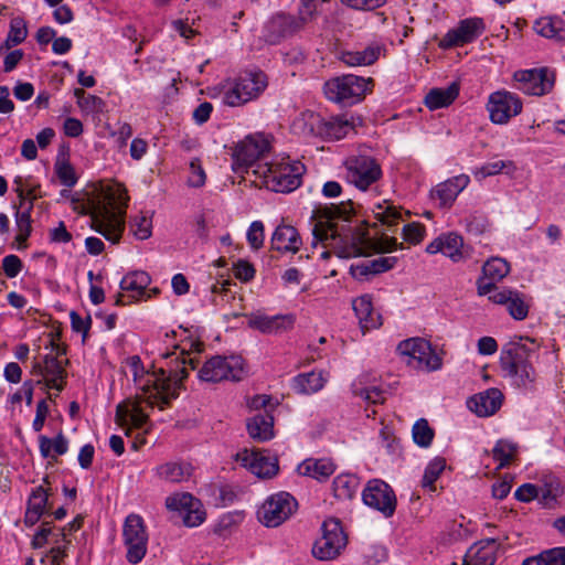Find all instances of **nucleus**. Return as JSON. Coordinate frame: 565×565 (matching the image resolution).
I'll use <instances>...</instances> for the list:
<instances>
[{
    "instance_id": "obj_1",
    "label": "nucleus",
    "mask_w": 565,
    "mask_h": 565,
    "mask_svg": "<svg viewBox=\"0 0 565 565\" xmlns=\"http://www.w3.org/2000/svg\"><path fill=\"white\" fill-rule=\"evenodd\" d=\"M322 220L315 223L312 228L313 242L322 243L330 247L340 258H352L369 255L373 249L380 253H390L402 247L394 237H382L375 245L367 235L366 230L351 227L349 225H339L335 220L348 221L353 213V206L350 201L342 202L341 205H331L324 207Z\"/></svg>"
},
{
    "instance_id": "obj_2",
    "label": "nucleus",
    "mask_w": 565,
    "mask_h": 565,
    "mask_svg": "<svg viewBox=\"0 0 565 565\" xmlns=\"http://www.w3.org/2000/svg\"><path fill=\"white\" fill-rule=\"evenodd\" d=\"M178 349L179 347H175L174 351L162 354L163 359H170L168 369L160 367L157 372L148 375L147 382L141 386L146 393L150 392L146 397L147 401L152 403L154 396L159 397L161 407L170 405L171 401L179 396L182 382L189 375L186 365L195 369L199 362L195 356H192L184 349L178 353Z\"/></svg>"
},
{
    "instance_id": "obj_3",
    "label": "nucleus",
    "mask_w": 565,
    "mask_h": 565,
    "mask_svg": "<svg viewBox=\"0 0 565 565\" xmlns=\"http://www.w3.org/2000/svg\"><path fill=\"white\" fill-rule=\"evenodd\" d=\"M127 201L126 189L117 183L103 189L90 207L92 228L114 244L119 242L125 230Z\"/></svg>"
},
{
    "instance_id": "obj_4",
    "label": "nucleus",
    "mask_w": 565,
    "mask_h": 565,
    "mask_svg": "<svg viewBox=\"0 0 565 565\" xmlns=\"http://www.w3.org/2000/svg\"><path fill=\"white\" fill-rule=\"evenodd\" d=\"M539 347L536 340L527 337H514L502 347L500 367L515 385L530 387L534 383L536 373L531 359Z\"/></svg>"
},
{
    "instance_id": "obj_5",
    "label": "nucleus",
    "mask_w": 565,
    "mask_h": 565,
    "mask_svg": "<svg viewBox=\"0 0 565 565\" xmlns=\"http://www.w3.org/2000/svg\"><path fill=\"white\" fill-rule=\"evenodd\" d=\"M268 85L262 71H246L223 85V103L231 107L243 106L260 96Z\"/></svg>"
},
{
    "instance_id": "obj_6",
    "label": "nucleus",
    "mask_w": 565,
    "mask_h": 565,
    "mask_svg": "<svg viewBox=\"0 0 565 565\" xmlns=\"http://www.w3.org/2000/svg\"><path fill=\"white\" fill-rule=\"evenodd\" d=\"M373 87V78L347 74L327 81L323 92L329 100L342 106H352L360 103Z\"/></svg>"
},
{
    "instance_id": "obj_7",
    "label": "nucleus",
    "mask_w": 565,
    "mask_h": 565,
    "mask_svg": "<svg viewBox=\"0 0 565 565\" xmlns=\"http://www.w3.org/2000/svg\"><path fill=\"white\" fill-rule=\"evenodd\" d=\"M397 352L407 358V364L434 372L443 366V356L423 338H411L398 343Z\"/></svg>"
},
{
    "instance_id": "obj_8",
    "label": "nucleus",
    "mask_w": 565,
    "mask_h": 565,
    "mask_svg": "<svg viewBox=\"0 0 565 565\" xmlns=\"http://www.w3.org/2000/svg\"><path fill=\"white\" fill-rule=\"evenodd\" d=\"M303 169V166L298 161L294 163L281 162L267 166L262 175L267 189L285 193L296 190L301 184Z\"/></svg>"
},
{
    "instance_id": "obj_9",
    "label": "nucleus",
    "mask_w": 565,
    "mask_h": 565,
    "mask_svg": "<svg viewBox=\"0 0 565 565\" xmlns=\"http://www.w3.org/2000/svg\"><path fill=\"white\" fill-rule=\"evenodd\" d=\"M122 541L127 548L128 563H140L146 556L148 546V533L140 515L135 513L127 515L122 526Z\"/></svg>"
},
{
    "instance_id": "obj_10",
    "label": "nucleus",
    "mask_w": 565,
    "mask_h": 565,
    "mask_svg": "<svg viewBox=\"0 0 565 565\" xmlns=\"http://www.w3.org/2000/svg\"><path fill=\"white\" fill-rule=\"evenodd\" d=\"M245 373L242 358L216 355L203 364L199 371V377L204 382H221L224 380L238 382L244 377Z\"/></svg>"
},
{
    "instance_id": "obj_11",
    "label": "nucleus",
    "mask_w": 565,
    "mask_h": 565,
    "mask_svg": "<svg viewBox=\"0 0 565 565\" xmlns=\"http://www.w3.org/2000/svg\"><path fill=\"white\" fill-rule=\"evenodd\" d=\"M344 166L348 182L362 191L367 190L382 177L381 166L370 156H351L345 160Z\"/></svg>"
},
{
    "instance_id": "obj_12",
    "label": "nucleus",
    "mask_w": 565,
    "mask_h": 565,
    "mask_svg": "<svg viewBox=\"0 0 565 565\" xmlns=\"http://www.w3.org/2000/svg\"><path fill=\"white\" fill-rule=\"evenodd\" d=\"M270 142L264 134L247 136L239 141L233 152V170L236 173L247 171L258 159L269 151Z\"/></svg>"
},
{
    "instance_id": "obj_13",
    "label": "nucleus",
    "mask_w": 565,
    "mask_h": 565,
    "mask_svg": "<svg viewBox=\"0 0 565 565\" xmlns=\"http://www.w3.org/2000/svg\"><path fill=\"white\" fill-rule=\"evenodd\" d=\"M297 502L287 492L270 495L257 511V518L267 527L282 524L296 511Z\"/></svg>"
},
{
    "instance_id": "obj_14",
    "label": "nucleus",
    "mask_w": 565,
    "mask_h": 565,
    "mask_svg": "<svg viewBox=\"0 0 565 565\" xmlns=\"http://www.w3.org/2000/svg\"><path fill=\"white\" fill-rule=\"evenodd\" d=\"M347 545V536L337 520H328L322 524V536L316 541L312 547L315 557L329 561L340 555Z\"/></svg>"
},
{
    "instance_id": "obj_15",
    "label": "nucleus",
    "mask_w": 565,
    "mask_h": 565,
    "mask_svg": "<svg viewBox=\"0 0 565 565\" xmlns=\"http://www.w3.org/2000/svg\"><path fill=\"white\" fill-rule=\"evenodd\" d=\"M363 502L381 512L385 518H391L396 510V495L392 487L381 479L370 480L363 492Z\"/></svg>"
},
{
    "instance_id": "obj_16",
    "label": "nucleus",
    "mask_w": 565,
    "mask_h": 565,
    "mask_svg": "<svg viewBox=\"0 0 565 565\" xmlns=\"http://www.w3.org/2000/svg\"><path fill=\"white\" fill-rule=\"evenodd\" d=\"M513 78L519 83V89L526 95L543 96L554 86L555 76L546 67L516 71Z\"/></svg>"
},
{
    "instance_id": "obj_17",
    "label": "nucleus",
    "mask_w": 565,
    "mask_h": 565,
    "mask_svg": "<svg viewBox=\"0 0 565 565\" xmlns=\"http://www.w3.org/2000/svg\"><path fill=\"white\" fill-rule=\"evenodd\" d=\"M487 109L493 124L504 125L522 111V102L511 92L498 90L489 96Z\"/></svg>"
},
{
    "instance_id": "obj_18",
    "label": "nucleus",
    "mask_w": 565,
    "mask_h": 565,
    "mask_svg": "<svg viewBox=\"0 0 565 565\" xmlns=\"http://www.w3.org/2000/svg\"><path fill=\"white\" fill-rule=\"evenodd\" d=\"M236 461L262 479H268L278 472V459L265 449H243L236 454Z\"/></svg>"
},
{
    "instance_id": "obj_19",
    "label": "nucleus",
    "mask_w": 565,
    "mask_h": 565,
    "mask_svg": "<svg viewBox=\"0 0 565 565\" xmlns=\"http://www.w3.org/2000/svg\"><path fill=\"white\" fill-rule=\"evenodd\" d=\"M166 507L170 511L179 512L184 525L194 527L205 520L202 503L189 492L173 493L166 499Z\"/></svg>"
},
{
    "instance_id": "obj_20",
    "label": "nucleus",
    "mask_w": 565,
    "mask_h": 565,
    "mask_svg": "<svg viewBox=\"0 0 565 565\" xmlns=\"http://www.w3.org/2000/svg\"><path fill=\"white\" fill-rule=\"evenodd\" d=\"M51 347L56 349V355L47 354L44 356L43 363L34 364L33 370L35 373L45 376V384L50 388H55L61 392L65 385L66 371L62 365V362L57 359L58 355L66 353L65 348H61L53 340Z\"/></svg>"
},
{
    "instance_id": "obj_21",
    "label": "nucleus",
    "mask_w": 565,
    "mask_h": 565,
    "mask_svg": "<svg viewBox=\"0 0 565 565\" xmlns=\"http://www.w3.org/2000/svg\"><path fill=\"white\" fill-rule=\"evenodd\" d=\"M300 30L299 24H297L295 20V15L279 12L274 14L265 23L263 39L266 43L275 45Z\"/></svg>"
},
{
    "instance_id": "obj_22",
    "label": "nucleus",
    "mask_w": 565,
    "mask_h": 565,
    "mask_svg": "<svg viewBox=\"0 0 565 565\" xmlns=\"http://www.w3.org/2000/svg\"><path fill=\"white\" fill-rule=\"evenodd\" d=\"M484 30V23L481 18L465 19L459 22L456 29L449 30L440 41L443 49L461 46L472 42Z\"/></svg>"
},
{
    "instance_id": "obj_23",
    "label": "nucleus",
    "mask_w": 565,
    "mask_h": 565,
    "mask_svg": "<svg viewBox=\"0 0 565 565\" xmlns=\"http://www.w3.org/2000/svg\"><path fill=\"white\" fill-rule=\"evenodd\" d=\"M294 315L267 316L264 313H252L248 316V327L264 334L280 335L290 331L295 326Z\"/></svg>"
},
{
    "instance_id": "obj_24",
    "label": "nucleus",
    "mask_w": 565,
    "mask_h": 565,
    "mask_svg": "<svg viewBox=\"0 0 565 565\" xmlns=\"http://www.w3.org/2000/svg\"><path fill=\"white\" fill-rule=\"evenodd\" d=\"M14 183L18 185L15 192L18 193V196L20 199V206L24 205L26 199L30 200L28 206L23 211L18 210L15 212V225L18 231L15 242L19 244V249H24L28 246L26 239L32 233L31 211L33 209V200L35 199V196H33L32 190H30L26 194L24 193L20 177H18L14 180Z\"/></svg>"
},
{
    "instance_id": "obj_25",
    "label": "nucleus",
    "mask_w": 565,
    "mask_h": 565,
    "mask_svg": "<svg viewBox=\"0 0 565 565\" xmlns=\"http://www.w3.org/2000/svg\"><path fill=\"white\" fill-rule=\"evenodd\" d=\"M489 300L497 305H504L510 316L515 320H524L529 313V303L525 296L516 290L502 289L489 296Z\"/></svg>"
},
{
    "instance_id": "obj_26",
    "label": "nucleus",
    "mask_w": 565,
    "mask_h": 565,
    "mask_svg": "<svg viewBox=\"0 0 565 565\" xmlns=\"http://www.w3.org/2000/svg\"><path fill=\"white\" fill-rule=\"evenodd\" d=\"M426 252L428 254L443 253L457 263L465 258L463 239L456 233L443 234L427 245Z\"/></svg>"
},
{
    "instance_id": "obj_27",
    "label": "nucleus",
    "mask_w": 565,
    "mask_h": 565,
    "mask_svg": "<svg viewBox=\"0 0 565 565\" xmlns=\"http://www.w3.org/2000/svg\"><path fill=\"white\" fill-rule=\"evenodd\" d=\"M503 395L498 388H489L470 397L467 402L469 409L478 416L493 415L502 404Z\"/></svg>"
},
{
    "instance_id": "obj_28",
    "label": "nucleus",
    "mask_w": 565,
    "mask_h": 565,
    "mask_svg": "<svg viewBox=\"0 0 565 565\" xmlns=\"http://www.w3.org/2000/svg\"><path fill=\"white\" fill-rule=\"evenodd\" d=\"M270 244L271 249L279 253L296 254L300 249L302 241L296 227L281 224L273 233Z\"/></svg>"
},
{
    "instance_id": "obj_29",
    "label": "nucleus",
    "mask_w": 565,
    "mask_h": 565,
    "mask_svg": "<svg viewBox=\"0 0 565 565\" xmlns=\"http://www.w3.org/2000/svg\"><path fill=\"white\" fill-rule=\"evenodd\" d=\"M148 375L150 374L147 373L145 376L142 375L138 377L137 372H135V382L137 383L138 388L140 390V393L136 395V401L131 403L130 422L135 428H141L148 422V415L142 411L141 403H146L151 408L158 406L160 409H164L168 406L163 405V407H161V401L159 397L156 396L152 398L154 402L151 403L147 401L146 397L149 393H146L141 386L147 382Z\"/></svg>"
},
{
    "instance_id": "obj_30",
    "label": "nucleus",
    "mask_w": 565,
    "mask_h": 565,
    "mask_svg": "<svg viewBox=\"0 0 565 565\" xmlns=\"http://www.w3.org/2000/svg\"><path fill=\"white\" fill-rule=\"evenodd\" d=\"M497 541L482 540L472 545L463 558V565H493L495 562Z\"/></svg>"
},
{
    "instance_id": "obj_31",
    "label": "nucleus",
    "mask_w": 565,
    "mask_h": 565,
    "mask_svg": "<svg viewBox=\"0 0 565 565\" xmlns=\"http://www.w3.org/2000/svg\"><path fill=\"white\" fill-rule=\"evenodd\" d=\"M467 175H457L443 183H439L431 190V198L439 201L440 206H448L456 200L458 194L468 185Z\"/></svg>"
},
{
    "instance_id": "obj_32",
    "label": "nucleus",
    "mask_w": 565,
    "mask_h": 565,
    "mask_svg": "<svg viewBox=\"0 0 565 565\" xmlns=\"http://www.w3.org/2000/svg\"><path fill=\"white\" fill-rule=\"evenodd\" d=\"M352 307L363 332L376 329L382 324L381 316L373 311L372 298L370 295H363L354 299Z\"/></svg>"
},
{
    "instance_id": "obj_33",
    "label": "nucleus",
    "mask_w": 565,
    "mask_h": 565,
    "mask_svg": "<svg viewBox=\"0 0 565 565\" xmlns=\"http://www.w3.org/2000/svg\"><path fill=\"white\" fill-rule=\"evenodd\" d=\"M322 117L311 110L300 113L291 124V131L300 137H319Z\"/></svg>"
},
{
    "instance_id": "obj_34",
    "label": "nucleus",
    "mask_w": 565,
    "mask_h": 565,
    "mask_svg": "<svg viewBox=\"0 0 565 565\" xmlns=\"http://www.w3.org/2000/svg\"><path fill=\"white\" fill-rule=\"evenodd\" d=\"M460 85L452 82L447 87L431 88L425 96V105L430 110L448 107L458 97Z\"/></svg>"
},
{
    "instance_id": "obj_35",
    "label": "nucleus",
    "mask_w": 565,
    "mask_h": 565,
    "mask_svg": "<svg viewBox=\"0 0 565 565\" xmlns=\"http://www.w3.org/2000/svg\"><path fill=\"white\" fill-rule=\"evenodd\" d=\"M396 263L397 257L395 256L379 257L373 260L352 265L350 271L354 278L364 279L370 275H377L394 268Z\"/></svg>"
},
{
    "instance_id": "obj_36",
    "label": "nucleus",
    "mask_w": 565,
    "mask_h": 565,
    "mask_svg": "<svg viewBox=\"0 0 565 565\" xmlns=\"http://www.w3.org/2000/svg\"><path fill=\"white\" fill-rule=\"evenodd\" d=\"M252 439L264 443L274 437V417L268 413L257 414L246 424Z\"/></svg>"
},
{
    "instance_id": "obj_37",
    "label": "nucleus",
    "mask_w": 565,
    "mask_h": 565,
    "mask_svg": "<svg viewBox=\"0 0 565 565\" xmlns=\"http://www.w3.org/2000/svg\"><path fill=\"white\" fill-rule=\"evenodd\" d=\"M352 129L353 124L342 116L322 118L319 137L328 140H339Z\"/></svg>"
},
{
    "instance_id": "obj_38",
    "label": "nucleus",
    "mask_w": 565,
    "mask_h": 565,
    "mask_svg": "<svg viewBox=\"0 0 565 565\" xmlns=\"http://www.w3.org/2000/svg\"><path fill=\"white\" fill-rule=\"evenodd\" d=\"M534 30L546 39L565 42V23L558 18H540L534 23Z\"/></svg>"
},
{
    "instance_id": "obj_39",
    "label": "nucleus",
    "mask_w": 565,
    "mask_h": 565,
    "mask_svg": "<svg viewBox=\"0 0 565 565\" xmlns=\"http://www.w3.org/2000/svg\"><path fill=\"white\" fill-rule=\"evenodd\" d=\"M326 383L322 372H308L297 375L292 381L294 390L299 394H313L320 391Z\"/></svg>"
},
{
    "instance_id": "obj_40",
    "label": "nucleus",
    "mask_w": 565,
    "mask_h": 565,
    "mask_svg": "<svg viewBox=\"0 0 565 565\" xmlns=\"http://www.w3.org/2000/svg\"><path fill=\"white\" fill-rule=\"evenodd\" d=\"M381 54L380 46H367L362 51H348L342 53V62L349 66H366L373 64Z\"/></svg>"
},
{
    "instance_id": "obj_41",
    "label": "nucleus",
    "mask_w": 565,
    "mask_h": 565,
    "mask_svg": "<svg viewBox=\"0 0 565 565\" xmlns=\"http://www.w3.org/2000/svg\"><path fill=\"white\" fill-rule=\"evenodd\" d=\"M335 470L334 463L330 459H308L300 466V471L305 476L317 480L328 479Z\"/></svg>"
},
{
    "instance_id": "obj_42",
    "label": "nucleus",
    "mask_w": 565,
    "mask_h": 565,
    "mask_svg": "<svg viewBox=\"0 0 565 565\" xmlns=\"http://www.w3.org/2000/svg\"><path fill=\"white\" fill-rule=\"evenodd\" d=\"M151 282V277L148 273L137 270L127 274L120 281V288L125 291H131L136 295L134 297H141L146 294L147 287Z\"/></svg>"
},
{
    "instance_id": "obj_43",
    "label": "nucleus",
    "mask_w": 565,
    "mask_h": 565,
    "mask_svg": "<svg viewBox=\"0 0 565 565\" xmlns=\"http://www.w3.org/2000/svg\"><path fill=\"white\" fill-rule=\"evenodd\" d=\"M192 472L188 463L167 462L157 468L158 476L168 482H181L186 480Z\"/></svg>"
},
{
    "instance_id": "obj_44",
    "label": "nucleus",
    "mask_w": 565,
    "mask_h": 565,
    "mask_svg": "<svg viewBox=\"0 0 565 565\" xmlns=\"http://www.w3.org/2000/svg\"><path fill=\"white\" fill-rule=\"evenodd\" d=\"M522 565H565V547H553L526 557Z\"/></svg>"
},
{
    "instance_id": "obj_45",
    "label": "nucleus",
    "mask_w": 565,
    "mask_h": 565,
    "mask_svg": "<svg viewBox=\"0 0 565 565\" xmlns=\"http://www.w3.org/2000/svg\"><path fill=\"white\" fill-rule=\"evenodd\" d=\"M333 493L339 500L352 499L359 486V480L352 475H340L333 480Z\"/></svg>"
},
{
    "instance_id": "obj_46",
    "label": "nucleus",
    "mask_w": 565,
    "mask_h": 565,
    "mask_svg": "<svg viewBox=\"0 0 565 565\" xmlns=\"http://www.w3.org/2000/svg\"><path fill=\"white\" fill-rule=\"evenodd\" d=\"M373 213L379 222L388 227L396 225L402 220L401 210L387 200L376 204Z\"/></svg>"
},
{
    "instance_id": "obj_47",
    "label": "nucleus",
    "mask_w": 565,
    "mask_h": 565,
    "mask_svg": "<svg viewBox=\"0 0 565 565\" xmlns=\"http://www.w3.org/2000/svg\"><path fill=\"white\" fill-rule=\"evenodd\" d=\"M39 446L43 458L53 457L51 455L52 449L58 456L64 455L68 449L67 439L62 433H60L54 439H51L44 435L40 436Z\"/></svg>"
},
{
    "instance_id": "obj_48",
    "label": "nucleus",
    "mask_w": 565,
    "mask_h": 565,
    "mask_svg": "<svg viewBox=\"0 0 565 565\" xmlns=\"http://www.w3.org/2000/svg\"><path fill=\"white\" fill-rule=\"evenodd\" d=\"M482 273L487 279L500 281L510 273V265L503 258L492 257L483 265Z\"/></svg>"
},
{
    "instance_id": "obj_49",
    "label": "nucleus",
    "mask_w": 565,
    "mask_h": 565,
    "mask_svg": "<svg viewBox=\"0 0 565 565\" xmlns=\"http://www.w3.org/2000/svg\"><path fill=\"white\" fill-rule=\"evenodd\" d=\"M445 458L436 457L435 459H433L425 469L422 486L424 488H429L430 490L434 491L436 489L435 482L439 478L440 473L445 470Z\"/></svg>"
},
{
    "instance_id": "obj_50",
    "label": "nucleus",
    "mask_w": 565,
    "mask_h": 565,
    "mask_svg": "<svg viewBox=\"0 0 565 565\" xmlns=\"http://www.w3.org/2000/svg\"><path fill=\"white\" fill-rule=\"evenodd\" d=\"M412 434L414 443L424 448L430 446L435 436L434 429L425 418H420L414 424Z\"/></svg>"
},
{
    "instance_id": "obj_51",
    "label": "nucleus",
    "mask_w": 565,
    "mask_h": 565,
    "mask_svg": "<svg viewBox=\"0 0 565 565\" xmlns=\"http://www.w3.org/2000/svg\"><path fill=\"white\" fill-rule=\"evenodd\" d=\"M318 1L319 0H300L298 15H295V20L301 30L316 18Z\"/></svg>"
},
{
    "instance_id": "obj_52",
    "label": "nucleus",
    "mask_w": 565,
    "mask_h": 565,
    "mask_svg": "<svg viewBox=\"0 0 565 565\" xmlns=\"http://www.w3.org/2000/svg\"><path fill=\"white\" fill-rule=\"evenodd\" d=\"M514 452L515 446L505 440H499L492 450L494 460L499 461V468L509 465Z\"/></svg>"
},
{
    "instance_id": "obj_53",
    "label": "nucleus",
    "mask_w": 565,
    "mask_h": 565,
    "mask_svg": "<svg viewBox=\"0 0 565 565\" xmlns=\"http://www.w3.org/2000/svg\"><path fill=\"white\" fill-rule=\"evenodd\" d=\"M49 495V492L42 486L36 487L29 497L26 508L44 514L46 511Z\"/></svg>"
},
{
    "instance_id": "obj_54",
    "label": "nucleus",
    "mask_w": 565,
    "mask_h": 565,
    "mask_svg": "<svg viewBox=\"0 0 565 565\" xmlns=\"http://www.w3.org/2000/svg\"><path fill=\"white\" fill-rule=\"evenodd\" d=\"M352 392L355 396H359L372 404H383L385 402L384 392L379 387H360L355 383L352 385Z\"/></svg>"
},
{
    "instance_id": "obj_55",
    "label": "nucleus",
    "mask_w": 565,
    "mask_h": 565,
    "mask_svg": "<svg viewBox=\"0 0 565 565\" xmlns=\"http://www.w3.org/2000/svg\"><path fill=\"white\" fill-rule=\"evenodd\" d=\"M265 233L264 224L260 221H254L247 231V242L250 247L255 250L259 249L264 245Z\"/></svg>"
},
{
    "instance_id": "obj_56",
    "label": "nucleus",
    "mask_w": 565,
    "mask_h": 565,
    "mask_svg": "<svg viewBox=\"0 0 565 565\" xmlns=\"http://www.w3.org/2000/svg\"><path fill=\"white\" fill-rule=\"evenodd\" d=\"M55 171L58 180L63 185L71 188L76 183L77 178L75 175L74 168L71 166L70 162H57L55 164Z\"/></svg>"
},
{
    "instance_id": "obj_57",
    "label": "nucleus",
    "mask_w": 565,
    "mask_h": 565,
    "mask_svg": "<svg viewBox=\"0 0 565 565\" xmlns=\"http://www.w3.org/2000/svg\"><path fill=\"white\" fill-rule=\"evenodd\" d=\"M152 223L145 215L137 216L131 223V231L138 239H147L151 236Z\"/></svg>"
},
{
    "instance_id": "obj_58",
    "label": "nucleus",
    "mask_w": 565,
    "mask_h": 565,
    "mask_svg": "<svg viewBox=\"0 0 565 565\" xmlns=\"http://www.w3.org/2000/svg\"><path fill=\"white\" fill-rule=\"evenodd\" d=\"M28 35V29L22 18H13L10 22V30L8 33L9 41L13 43H22Z\"/></svg>"
},
{
    "instance_id": "obj_59",
    "label": "nucleus",
    "mask_w": 565,
    "mask_h": 565,
    "mask_svg": "<svg viewBox=\"0 0 565 565\" xmlns=\"http://www.w3.org/2000/svg\"><path fill=\"white\" fill-rule=\"evenodd\" d=\"M72 329L75 332H81L83 335V342L86 341L92 324L90 316L82 318L76 311L70 312Z\"/></svg>"
},
{
    "instance_id": "obj_60",
    "label": "nucleus",
    "mask_w": 565,
    "mask_h": 565,
    "mask_svg": "<svg viewBox=\"0 0 565 565\" xmlns=\"http://www.w3.org/2000/svg\"><path fill=\"white\" fill-rule=\"evenodd\" d=\"M425 227L419 223H409L403 227V237L411 244H419L424 238Z\"/></svg>"
},
{
    "instance_id": "obj_61",
    "label": "nucleus",
    "mask_w": 565,
    "mask_h": 565,
    "mask_svg": "<svg viewBox=\"0 0 565 565\" xmlns=\"http://www.w3.org/2000/svg\"><path fill=\"white\" fill-rule=\"evenodd\" d=\"M74 94L77 97L78 105L82 108L96 110V109H99L104 105V102L102 98H99L95 95H86V93L83 88H76Z\"/></svg>"
},
{
    "instance_id": "obj_62",
    "label": "nucleus",
    "mask_w": 565,
    "mask_h": 565,
    "mask_svg": "<svg viewBox=\"0 0 565 565\" xmlns=\"http://www.w3.org/2000/svg\"><path fill=\"white\" fill-rule=\"evenodd\" d=\"M205 172L199 159H193L190 162V175L188 183L190 186L200 188L205 183Z\"/></svg>"
},
{
    "instance_id": "obj_63",
    "label": "nucleus",
    "mask_w": 565,
    "mask_h": 565,
    "mask_svg": "<svg viewBox=\"0 0 565 565\" xmlns=\"http://www.w3.org/2000/svg\"><path fill=\"white\" fill-rule=\"evenodd\" d=\"M22 262L17 255H8L2 259V268L7 277H17L22 269Z\"/></svg>"
},
{
    "instance_id": "obj_64",
    "label": "nucleus",
    "mask_w": 565,
    "mask_h": 565,
    "mask_svg": "<svg viewBox=\"0 0 565 565\" xmlns=\"http://www.w3.org/2000/svg\"><path fill=\"white\" fill-rule=\"evenodd\" d=\"M235 270V277L238 278L242 281H249L255 276V268L254 266L243 259H239L234 267Z\"/></svg>"
}]
</instances>
